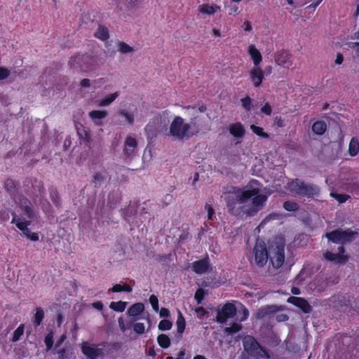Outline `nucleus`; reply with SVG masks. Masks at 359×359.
<instances>
[{
    "label": "nucleus",
    "mask_w": 359,
    "mask_h": 359,
    "mask_svg": "<svg viewBox=\"0 0 359 359\" xmlns=\"http://www.w3.org/2000/svg\"><path fill=\"white\" fill-rule=\"evenodd\" d=\"M271 193L264 192L262 185L256 180L251 181L244 189L231 187L222 195L229 211L236 215H254L262 210Z\"/></svg>",
    "instance_id": "1"
},
{
    "label": "nucleus",
    "mask_w": 359,
    "mask_h": 359,
    "mask_svg": "<svg viewBox=\"0 0 359 359\" xmlns=\"http://www.w3.org/2000/svg\"><path fill=\"white\" fill-rule=\"evenodd\" d=\"M19 204L23 212L22 217H18L15 213H13L12 222L15 224L16 226L22 231L23 235L32 241H39L37 233H32L27 226L31 223V219L34 216V212L29 207V202L25 199H20Z\"/></svg>",
    "instance_id": "2"
},
{
    "label": "nucleus",
    "mask_w": 359,
    "mask_h": 359,
    "mask_svg": "<svg viewBox=\"0 0 359 359\" xmlns=\"http://www.w3.org/2000/svg\"><path fill=\"white\" fill-rule=\"evenodd\" d=\"M166 135L177 141H186L193 136L191 126L180 116H175L167 130Z\"/></svg>",
    "instance_id": "3"
},
{
    "label": "nucleus",
    "mask_w": 359,
    "mask_h": 359,
    "mask_svg": "<svg viewBox=\"0 0 359 359\" xmlns=\"http://www.w3.org/2000/svg\"><path fill=\"white\" fill-rule=\"evenodd\" d=\"M287 187L288 190L293 194L311 196L318 192L317 187L305 184L299 180H288Z\"/></svg>",
    "instance_id": "4"
},
{
    "label": "nucleus",
    "mask_w": 359,
    "mask_h": 359,
    "mask_svg": "<svg viewBox=\"0 0 359 359\" xmlns=\"http://www.w3.org/2000/svg\"><path fill=\"white\" fill-rule=\"evenodd\" d=\"M356 232L351 231L350 229L347 230H335L330 233H327L325 234V236L327 239L332 243H339V244H344L347 242H350L355 239Z\"/></svg>",
    "instance_id": "5"
},
{
    "label": "nucleus",
    "mask_w": 359,
    "mask_h": 359,
    "mask_svg": "<svg viewBox=\"0 0 359 359\" xmlns=\"http://www.w3.org/2000/svg\"><path fill=\"white\" fill-rule=\"evenodd\" d=\"M243 347L248 354L256 357L269 358L268 353L259 345L252 337H245L243 338Z\"/></svg>",
    "instance_id": "6"
},
{
    "label": "nucleus",
    "mask_w": 359,
    "mask_h": 359,
    "mask_svg": "<svg viewBox=\"0 0 359 359\" xmlns=\"http://www.w3.org/2000/svg\"><path fill=\"white\" fill-rule=\"evenodd\" d=\"M102 344H90L87 341H83L81 344L82 353L88 359H98L104 355V350L101 347Z\"/></svg>",
    "instance_id": "7"
},
{
    "label": "nucleus",
    "mask_w": 359,
    "mask_h": 359,
    "mask_svg": "<svg viewBox=\"0 0 359 359\" xmlns=\"http://www.w3.org/2000/svg\"><path fill=\"white\" fill-rule=\"evenodd\" d=\"M269 259L274 268H280L285 261L284 245H271L269 249Z\"/></svg>",
    "instance_id": "8"
},
{
    "label": "nucleus",
    "mask_w": 359,
    "mask_h": 359,
    "mask_svg": "<svg viewBox=\"0 0 359 359\" xmlns=\"http://www.w3.org/2000/svg\"><path fill=\"white\" fill-rule=\"evenodd\" d=\"M254 255L257 264L260 266H263L269 257L266 246L261 243H256L254 248Z\"/></svg>",
    "instance_id": "9"
},
{
    "label": "nucleus",
    "mask_w": 359,
    "mask_h": 359,
    "mask_svg": "<svg viewBox=\"0 0 359 359\" xmlns=\"http://www.w3.org/2000/svg\"><path fill=\"white\" fill-rule=\"evenodd\" d=\"M236 313V309L232 304L228 303L224 305L222 309L217 313V321L220 323H225L229 318H232Z\"/></svg>",
    "instance_id": "10"
},
{
    "label": "nucleus",
    "mask_w": 359,
    "mask_h": 359,
    "mask_svg": "<svg viewBox=\"0 0 359 359\" xmlns=\"http://www.w3.org/2000/svg\"><path fill=\"white\" fill-rule=\"evenodd\" d=\"M248 73L249 75V80L255 88L259 87L264 79V70L259 66H254L248 72Z\"/></svg>",
    "instance_id": "11"
},
{
    "label": "nucleus",
    "mask_w": 359,
    "mask_h": 359,
    "mask_svg": "<svg viewBox=\"0 0 359 359\" xmlns=\"http://www.w3.org/2000/svg\"><path fill=\"white\" fill-rule=\"evenodd\" d=\"M344 248L343 246L339 247V253H332L327 252L324 254V257L327 260L332 262L335 264H345L348 259L346 255H344Z\"/></svg>",
    "instance_id": "12"
},
{
    "label": "nucleus",
    "mask_w": 359,
    "mask_h": 359,
    "mask_svg": "<svg viewBox=\"0 0 359 359\" xmlns=\"http://www.w3.org/2000/svg\"><path fill=\"white\" fill-rule=\"evenodd\" d=\"M275 61L279 66L289 69L292 65V55L285 50H281L276 53Z\"/></svg>",
    "instance_id": "13"
},
{
    "label": "nucleus",
    "mask_w": 359,
    "mask_h": 359,
    "mask_svg": "<svg viewBox=\"0 0 359 359\" xmlns=\"http://www.w3.org/2000/svg\"><path fill=\"white\" fill-rule=\"evenodd\" d=\"M221 11V6L216 4L205 3L198 6V11L203 15H213Z\"/></svg>",
    "instance_id": "14"
},
{
    "label": "nucleus",
    "mask_w": 359,
    "mask_h": 359,
    "mask_svg": "<svg viewBox=\"0 0 359 359\" xmlns=\"http://www.w3.org/2000/svg\"><path fill=\"white\" fill-rule=\"evenodd\" d=\"M145 309L144 304L141 302H137L131 305L128 311L127 314L133 320H137L140 318V316L144 312Z\"/></svg>",
    "instance_id": "15"
},
{
    "label": "nucleus",
    "mask_w": 359,
    "mask_h": 359,
    "mask_svg": "<svg viewBox=\"0 0 359 359\" xmlns=\"http://www.w3.org/2000/svg\"><path fill=\"white\" fill-rule=\"evenodd\" d=\"M247 52L250 56L254 66H259L262 61V55L260 51L257 48L255 45L250 44L247 47Z\"/></svg>",
    "instance_id": "16"
},
{
    "label": "nucleus",
    "mask_w": 359,
    "mask_h": 359,
    "mask_svg": "<svg viewBox=\"0 0 359 359\" xmlns=\"http://www.w3.org/2000/svg\"><path fill=\"white\" fill-rule=\"evenodd\" d=\"M287 302L294 304V306L301 309L304 313H309L311 311V306L309 303L303 298L290 297L287 299Z\"/></svg>",
    "instance_id": "17"
},
{
    "label": "nucleus",
    "mask_w": 359,
    "mask_h": 359,
    "mask_svg": "<svg viewBox=\"0 0 359 359\" xmlns=\"http://www.w3.org/2000/svg\"><path fill=\"white\" fill-rule=\"evenodd\" d=\"M137 144V143L135 138L131 136L127 137L125 140L123 148L124 154L127 156H132L135 151Z\"/></svg>",
    "instance_id": "18"
},
{
    "label": "nucleus",
    "mask_w": 359,
    "mask_h": 359,
    "mask_svg": "<svg viewBox=\"0 0 359 359\" xmlns=\"http://www.w3.org/2000/svg\"><path fill=\"white\" fill-rule=\"evenodd\" d=\"M229 133L236 138H242L245 133L244 126L239 122L229 125Z\"/></svg>",
    "instance_id": "19"
},
{
    "label": "nucleus",
    "mask_w": 359,
    "mask_h": 359,
    "mask_svg": "<svg viewBox=\"0 0 359 359\" xmlns=\"http://www.w3.org/2000/svg\"><path fill=\"white\" fill-rule=\"evenodd\" d=\"M209 268V261L204 259L193 263V270L195 273L201 274L205 273Z\"/></svg>",
    "instance_id": "20"
},
{
    "label": "nucleus",
    "mask_w": 359,
    "mask_h": 359,
    "mask_svg": "<svg viewBox=\"0 0 359 359\" xmlns=\"http://www.w3.org/2000/svg\"><path fill=\"white\" fill-rule=\"evenodd\" d=\"M88 115L95 125L100 126L101 125V119L105 118L108 113L104 110H93L89 112Z\"/></svg>",
    "instance_id": "21"
},
{
    "label": "nucleus",
    "mask_w": 359,
    "mask_h": 359,
    "mask_svg": "<svg viewBox=\"0 0 359 359\" xmlns=\"http://www.w3.org/2000/svg\"><path fill=\"white\" fill-rule=\"evenodd\" d=\"M118 96V93L115 92L114 93H111L107 97L99 100L97 101L98 106L100 107H105L109 105L111 102H113Z\"/></svg>",
    "instance_id": "22"
},
{
    "label": "nucleus",
    "mask_w": 359,
    "mask_h": 359,
    "mask_svg": "<svg viewBox=\"0 0 359 359\" xmlns=\"http://www.w3.org/2000/svg\"><path fill=\"white\" fill-rule=\"evenodd\" d=\"M327 128V126L324 121H318L315 122L312 126V130L317 135H323Z\"/></svg>",
    "instance_id": "23"
},
{
    "label": "nucleus",
    "mask_w": 359,
    "mask_h": 359,
    "mask_svg": "<svg viewBox=\"0 0 359 359\" xmlns=\"http://www.w3.org/2000/svg\"><path fill=\"white\" fill-rule=\"evenodd\" d=\"M359 152V142L358 140L353 137L349 143L348 153L351 156H355Z\"/></svg>",
    "instance_id": "24"
},
{
    "label": "nucleus",
    "mask_w": 359,
    "mask_h": 359,
    "mask_svg": "<svg viewBox=\"0 0 359 359\" xmlns=\"http://www.w3.org/2000/svg\"><path fill=\"white\" fill-rule=\"evenodd\" d=\"M95 36L102 41H105L109 38L108 29L106 27L100 25L95 32Z\"/></svg>",
    "instance_id": "25"
},
{
    "label": "nucleus",
    "mask_w": 359,
    "mask_h": 359,
    "mask_svg": "<svg viewBox=\"0 0 359 359\" xmlns=\"http://www.w3.org/2000/svg\"><path fill=\"white\" fill-rule=\"evenodd\" d=\"M118 6H124L128 9L133 8L137 6L142 0H115Z\"/></svg>",
    "instance_id": "26"
},
{
    "label": "nucleus",
    "mask_w": 359,
    "mask_h": 359,
    "mask_svg": "<svg viewBox=\"0 0 359 359\" xmlns=\"http://www.w3.org/2000/svg\"><path fill=\"white\" fill-rule=\"evenodd\" d=\"M111 291L113 292H131L133 291V288L131 286H130L127 283H124L123 285L121 284H115L113 285V287L110 289Z\"/></svg>",
    "instance_id": "27"
},
{
    "label": "nucleus",
    "mask_w": 359,
    "mask_h": 359,
    "mask_svg": "<svg viewBox=\"0 0 359 359\" xmlns=\"http://www.w3.org/2000/svg\"><path fill=\"white\" fill-rule=\"evenodd\" d=\"M44 318V312L42 308L37 307L34 316L33 323L35 327H38Z\"/></svg>",
    "instance_id": "28"
},
{
    "label": "nucleus",
    "mask_w": 359,
    "mask_h": 359,
    "mask_svg": "<svg viewBox=\"0 0 359 359\" xmlns=\"http://www.w3.org/2000/svg\"><path fill=\"white\" fill-rule=\"evenodd\" d=\"M127 306L126 302L118 301L112 302L110 303L109 308L117 312H123L125 311Z\"/></svg>",
    "instance_id": "29"
},
{
    "label": "nucleus",
    "mask_w": 359,
    "mask_h": 359,
    "mask_svg": "<svg viewBox=\"0 0 359 359\" xmlns=\"http://www.w3.org/2000/svg\"><path fill=\"white\" fill-rule=\"evenodd\" d=\"M157 341L158 345L163 348H167L170 345V338L164 334H161L158 336Z\"/></svg>",
    "instance_id": "30"
},
{
    "label": "nucleus",
    "mask_w": 359,
    "mask_h": 359,
    "mask_svg": "<svg viewBox=\"0 0 359 359\" xmlns=\"http://www.w3.org/2000/svg\"><path fill=\"white\" fill-rule=\"evenodd\" d=\"M118 51L122 54H128L133 53L134 51V49L128 43L123 41H120L118 43Z\"/></svg>",
    "instance_id": "31"
},
{
    "label": "nucleus",
    "mask_w": 359,
    "mask_h": 359,
    "mask_svg": "<svg viewBox=\"0 0 359 359\" xmlns=\"http://www.w3.org/2000/svg\"><path fill=\"white\" fill-rule=\"evenodd\" d=\"M119 115L125 118V121L129 124L133 125L134 123V114L127 110H121Z\"/></svg>",
    "instance_id": "32"
},
{
    "label": "nucleus",
    "mask_w": 359,
    "mask_h": 359,
    "mask_svg": "<svg viewBox=\"0 0 359 359\" xmlns=\"http://www.w3.org/2000/svg\"><path fill=\"white\" fill-rule=\"evenodd\" d=\"M250 129L255 134H256L257 135H258L262 138H268L269 137V135L264 131V129L262 127H259V126H257L252 124L250 126Z\"/></svg>",
    "instance_id": "33"
},
{
    "label": "nucleus",
    "mask_w": 359,
    "mask_h": 359,
    "mask_svg": "<svg viewBox=\"0 0 359 359\" xmlns=\"http://www.w3.org/2000/svg\"><path fill=\"white\" fill-rule=\"evenodd\" d=\"M177 331L182 333L185 329V319L180 311L178 312V317L177 320Z\"/></svg>",
    "instance_id": "34"
},
{
    "label": "nucleus",
    "mask_w": 359,
    "mask_h": 359,
    "mask_svg": "<svg viewBox=\"0 0 359 359\" xmlns=\"http://www.w3.org/2000/svg\"><path fill=\"white\" fill-rule=\"evenodd\" d=\"M23 333H24V325L21 324L14 331L13 334L12 341H18L20 339L21 336L23 334Z\"/></svg>",
    "instance_id": "35"
},
{
    "label": "nucleus",
    "mask_w": 359,
    "mask_h": 359,
    "mask_svg": "<svg viewBox=\"0 0 359 359\" xmlns=\"http://www.w3.org/2000/svg\"><path fill=\"white\" fill-rule=\"evenodd\" d=\"M241 329V325L238 323H233L229 327H225V332L231 334L238 332Z\"/></svg>",
    "instance_id": "36"
},
{
    "label": "nucleus",
    "mask_w": 359,
    "mask_h": 359,
    "mask_svg": "<svg viewBox=\"0 0 359 359\" xmlns=\"http://www.w3.org/2000/svg\"><path fill=\"white\" fill-rule=\"evenodd\" d=\"M44 342L47 350H50L53 346V332H50L45 337Z\"/></svg>",
    "instance_id": "37"
},
{
    "label": "nucleus",
    "mask_w": 359,
    "mask_h": 359,
    "mask_svg": "<svg viewBox=\"0 0 359 359\" xmlns=\"http://www.w3.org/2000/svg\"><path fill=\"white\" fill-rule=\"evenodd\" d=\"M336 299H337L336 297H332L331 299L333 306L337 307V308H342L343 306H346V304L345 303L344 297H342V296L338 297H337L338 303H335Z\"/></svg>",
    "instance_id": "38"
},
{
    "label": "nucleus",
    "mask_w": 359,
    "mask_h": 359,
    "mask_svg": "<svg viewBox=\"0 0 359 359\" xmlns=\"http://www.w3.org/2000/svg\"><path fill=\"white\" fill-rule=\"evenodd\" d=\"M158 327L161 330H169L172 327V323L168 320L164 319L160 321Z\"/></svg>",
    "instance_id": "39"
},
{
    "label": "nucleus",
    "mask_w": 359,
    "mask_h": 359,
    "mask_svg": "<svg viewBox=\"0 0 359 359\" xmlns=\"http://www.w3.org/2000/svg\"><path fill=\"white\" fill-rule=\"evenodd\" d=\"M133 330L138 334H142L145 331L144 324L142 323H135L133 325Z\"/></svg>",
    "instance_id": "40"
},
{
    "label": "nucleus",
    "mask_w": 359,
    "mask_h": 359,
    "mask_svg": "<svg viewBox=\"0 0 359 359\" xmlns=\"http://www.w3.org/2000/svg\"><path fill=\"white\" fill-rule=\"evenodd\" d=\"M241 102L243 107L246 111H250L251 109L252 100L249 96H246L245 97L242 98L241 100Z\"/></svg>",
    "instance_id": "41"
},
{
    "label": "nucleus",
    "mask_w": 359,
    "mask_h": 359,
    "mask_svg": "<svg viewBox=\"0 0 359 359\" xmlns=\"http://www.w3.org/2000/svg\"><path fill=\"white\" fill-rule=\"evenodd\" d=\"M331 196L334 198L336 200H337L339 203H344L348 200L349 196L346 194H335V193H331Z\"/></svg>",
    "instance_id": "42"
},
{
    "label": "nucleus",
    "mask_w": 359,
    "mask_h": 359,
    "mask_svg": "<svg viewBox=\"0 0 359 359\" xmlns=\"http://www.w3.org/2000/svg\"><path fill=\"white\" fill-rule=\"evenodd\" d=\"M149 302L155 311H158V300L156 296L151 294L149 297Z\"/></svg>",
    "instance_id": "43"
},
{
    "label": "nucleus",
    "mask_w": 359,
    "mask_h": 359,
    "mask_svg": "<svg viewBox=\"0 0 359 359\" xmlns=\"http://www.w3.org/2000/svg\"><path fill=\"white\" fill-rule=\"evenodd\" d=\"M284 208L287 211H294L297 209V204L294 202L286 201L283 204Z\"/></svg>",
    "instance_id": "44"
},
{
    "label": "nucleus",
    "mask_w": 359,
    "mask_h": 359,
    "mask_svg": "<svg viewBox=\"0 0 359 359\" xmlns=\"http://www.w3.org/2000/svg\"><path fill=\"white\" fill-rule=\"evenodd\" d=\"M10 70L4 67H0V81L7 79L10 76Z\"/></svg>",
    "instance_id": "45"
},
{
    "label": "nucleus",
    "mask_w": 359,
    "mask_h": 359,
    "mask_svg": "<svg viewBox=\"0 0 359 359\" xmlns=\"http://www.w3.org/2000/svg\"><path fill=\"white\" fill-rule=\"evenodd\" d=\"M205 295L204 290L203 289H198L195 293V299L198 304H200L203 300Z\"/></svg>",
    "instance_id": "46"
},
{
    "label": "nucleus",
    "mask_w": 359,
    "mask_h": 359,
    "mask_svg": "<svg viewBox=\"0 0 359 359\" xmlns=\"http://www.w3.org/2000/svg\"><path fill=\"white\" fill-rule=\"evenodd\" d=\"M58 359H69L66 348H63L57 351Z\"/></svg>",
    "instance_id": "47"
},
{
    "label": "nucleus",
    "mask_w": 359,
    "mask_h": 359,
    "mask_svg": "<svg viewBox=\"0 0 359 359\" xmlns=\"http://www.w3.org/2000/svg\"><path fill=\"white\" fill-rule=\"evenodd\" d=\"M78 134L81 137L83 140H86L87 142L90 140V135L88 133L84 130V129H79L78 130Z\"/></svg>",
    "instance_id": "48"
},
{
    "label": "nucleus",
    "mask_w": 359,
    "mask_h": 359,
    "mask_svg": "<svg viewBox=\"0 0 359 359\" xmlns=\"http://www.w3.org/2000/svg\"><path fill=\"white\" fill-rule=\"evenodd\" d=\"M261 111L266 115H271L272 109L269 103H266L261 109Z\"/></svg>",
    "instance_id": "49"
},
{
    "label": "nucleus",
    "mask_w": 359,
    "mask_h": 359,
    "mask_svg": "<svg viewBox=\"0 0 359 359\" xmlns=\"http://www.w3.org/2000/svg\"><path fill=\"white\" fill-rule=\"evenodd\" d=\"M118 324L119 326L120 330L124 332L126 330V327L125 325L124 320L122 317H119L118 318Z\"/></svg>",
    "instance_id": "50"
},
{
    "label": "nucleus",
    "mask_w": 359,
    "mask_h": 359,
    "mask_svg": "<svg viewBox=\"0 0 359 359\" xmlns=\"http://www.w3.org/2000/svg\"><path fill=\"white\" fill-rule=\"evenodd\" d=\"M275 318H276V320L278 322L286 321L288 319L287 316L284 313L277 314V315H276Z\"/></svg>",
    "instance_id": "51"
},
{
    "label": "nucleus",
    "mask_w": 359,
    "mask_h": 359,
    "mask_svg": "<svg viewBox=\"0 0 359 359\" xmlns=\"http://www.w3.org/2000/svg\"><path fill=\"white\" fill-rule=\"evenodd\" d=\"M276 218V215L275 214L269 215V216L266 217L264 219H263L259 226H263L267 222L270 221L271 219H274Z\"/></svg>",
    "instance_id": "52"
},
{
    "label": "nucleus",
    "mask_w": 359,
    "mask_h": 359,
    "mask_svg": "<svg viewBox=\"0 0 359 359\" xmlns=\"http://www.w3.org/2000/svg\"><path fill=\"white\" fill-rule=\"evenodd\" d=\"M352 48L355 51V59L359 62V43H352Z\"/></svg>",
    "instance_id": "53"
},
{
    "label": "nucleus",
    "mask_w": 359,
    "mask_h": 359,
    "mask_svg": "<svg viewBox=\"0 0 359 359\" xmlns=\"http://www.w3.org/2000/svg\"><path fill=\"white\" fill-rule=\"evenodd\" d=\"M195 312L199 317H203L206 313V311L203 307L196 308Z\"/></svg>",
    "instance_id": "54"
},
{
    "label": "nucleus",
    "mask_w": 359,
    "mask_h": 359,
    "mask_svg": "<svg viewBox=\"0 0 359 359\" xmlns=\"http://www.w3.org/2000/svg\"><path fill=\"white\" fill-rule=\"evenodd\" d=\"M274 123L278 127L281 128L284 126V120L281 117H276Z\"/></svg>",
    "instance_id": "55"
},
{
    "label": "nucleus",
    "mask_w": 359,
    "mask_h": 359,
    "mask_svg": "<svg viewBox=\"0 0 359 359\" xmlns=\"http://www.w3.org/2000/svg\"><path fill=\"white\" fill-rule=\"evenodd\" d=\"M243 29L245 32H250L252 29V25L249 21H245L243 25Z\"/></svg>",
    "instance_id": "56"
},
{
    "label": "nucleus",
    "mask_w": 359,
    "mask_h": 359,
    "mask_svg": "<svg viewBox=\"0 0 359 359\" xmlns=\"http://www.w3.org/2000/svg\"><path fill=\"white\" fill-rule=\"evenodd\" d=\"M159 314L161 317H168L170 315V311L168 309L161 308Z\"/></svg>",
    "instance_id": "57"
},
{
    "label": "nucleus",
    "mask_w": 359,
    "mask_h": 359,
    "mask_svg": "<svg viewBox=\"0 0 359 359\" xmlns=\"http://www.w3.org/2000/svg\"><path fill=\"white\" fill-rule=\"evenodd\" d=\"M344 61V57L341 53H337L336 59H335V64L337 65H341Z\"/></svg>",
    "instance_id": "58"
},
{
    "label": "nucleus",
    "mask_w": 359,
    "mask_h": 359,
    "mask_svg": "<svg viewBox=\"0 0 359 359\" xmlns=\"http://www.w3.org/2000/svg\"><path fill=\"white\" fill-rule=\"evenodd\" d=\"M92 306L93 308L99 311H101L103 309V304L100 301L93 303Z\"/></svg>",
    "instance_id": "59"
},
{
    "label": "nucleus",
    "mask_w": 359,
    "mask_h": 359,
    "mask_svg": "<svg viewBox=\"0 0 359 359\" xmlns=\"http://www.w3.org/2000/svg\"><path fill=\"white\" fill-rule=\"evenodd\" d=\"M206 208L208 209V217L209 219H211L214 214V210L210 205H206Z\"/></svg>",
    "instance_id": "60"
},
{
    "label": "nucleus",
    "mask_w": 359,
    "mask_h": 359,
    "mask_svg": "<svg viewBox=\"0 0 359 359\" xmlns=\"http://www.w3.org/2000/svg\"><path fill=\"white\" fill-rule=\"evenodd\" d=\"M80 84H81V86H82V87H89L90 85V82L89 79H84L81 80Z\"/></svg>",
    "instance_id": "61"
},
{
    "label": "nucleus",
    "mask_w": 359,
    "mask_h": 359,
    "mask_svg": "<svg viewBox=\"0 0 359 359\" xmlns=\"http://www.w3.org/2000/svg\"><path fill=\"white\" fill-rule=\"evenodd\" d=\"M0 217H1V219L3 220H8L9 219V215L8 212H5V211H1V214H0Z\"/></svg>",
    "instance_id": "62"
},
{
    "label": "nucleus",
    "mask_w": 359,
    "mask_h": 359,
    "mask_svg": "<svg viewBox=\"0 0 359 359\" xmlns=\"http://www.w3.org/2000/svg\"><path fill=\"white\" fill-rule=\"evenodd\" d=\"M67 337L65 334H63L60 337V339L57 341L56 346H60L65 339Z\"/></svg>",
    "instance_id": "63"
},
{
    "label": "nucleus",
    "mask_w": 359,
    "mask_h": 359,
    "mask_svg": "<svg viewBox=\"0 0 359 359\" xmlns=\"http://www.w3.org/2000/svg\"><path fill=\"white\" fill-rule=\"evenodd\" d=\"M243 317L241 318V320H245L249 315L248 311L245 308L243 309Z\"/></svg>",
    "instance_id": "64"
}]
</instances>
